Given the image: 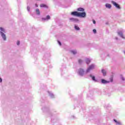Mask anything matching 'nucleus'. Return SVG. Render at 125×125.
Masks as SVG:
<instances>
[{"mask_svg":"<svg viewBox=\"0 0 125 125\" xmlns=\"http://www.w3.org/2000/svg\"><path fill=\"white\" fill-rule=\"evenodd\" d=\"M71 15L72 16L81 17V18H85V17H86V13H85V12H79L77 11H74L71 13Z\"/></svg>","mask_w":125,"mask_h":125,"instance_id":"obj_1","label":"nucleus"},{"mask_svg":"<svg viewBox=\"0 0 125 125\" xmlns=\"http://www.w3.org/2000/svg\"><path fill=\"white\" fill-rule=\"evenodd\" d=\"M6 30L2 27H0V35L1 39L4 42H6L7 38L6 37Z\"/></svg>","mask_w":125,"mask_h":125,"instance_id":"obj_2","label":"nucleus"},{"mask_svg":"<svg viewBox=\"0 0 125 125\" xmlns=\"http://www.w3.org/2000/svg\"><path fill=\"white\" fill-rule=\"evenodd\" d=\"M95 68H96V65H95L94 64H91V65H89L85 70L86 74L89 73L90 71H92V70H94Z\"/></svg>","mask_w":125,"mask_h":125,"instance_id":"obj_3","label":"nucleus"},{"mask_svg":"<svg viewBox=\"0 0 125 125\" xmlns=\"http://www.w3.org/2000/svg\"><path fill=\"white\" fill-rule=\"evenodd\" d=\"M125 30L121 29L117 32V34L121 39L123 40H125Z\"/></svg>","mask_w":125,"mask_h":125,"instance_id":"obj_4","label":"nucleus"},{"mask_svg":"<svg viewBox=\"0 0 125 125\" xmlns=\"http://www.w3.org/2000/svg\"><path fill=\"white\" fill-rule=\"evenodd\" d=\"M77 73H78V75H79V76H81V77L84 76V75H85V74H87V73H85V71H84V69H83V68H79L77 70Z\"/></svg>","mask_w":125,"mask_h":125,"instance_id":"obj_5","label":"nucleus"},{"mask_svg":"<svg viewBox=\"0 0 125 125\" xmlns=\"http://www.w3.org/2000/svg\"><path fill=\"white\" fill-rule=\"evenodd\" d=\"M111 3L113 4L114 6H115L117 9H121V6H120V4L117 3V2L114 1H111Z\"/></svg>","mask_w":125,"mask_h":125,"instance_id":"obj_6","label":"nucleus"},{"mask_svg":"<svg viewBox=\"0 0 125 125\" xmlns=\"http://www.w3.org/2000/svg\"><path fill=\"white\" fill-rule=\"evenodd\" d=\"M70 22H75V23H78V22L80 21V20L77 18H71L69 19Z\"/></svg>","mask_w":125,"mask_h":125,"instance_id":"obj_7","label":"nucleus"},{"mask_svg":"<svg viewBox=\"0 0 125 125\" xmlns=\"http://www.w3.org/2000/svg\"><path fill=\"white\" fill-rule=\"evenodd\" d=\"M48 20H50V16L48 15L45 18H42V21H48Z\"/></svg>","mask_w":125,"mask_h":125,"instance_id":"obj_8","label":"nucleus"},{"mask_svg":"<svg viewBox=\"0 0 125 125\" xmlns=\"http://www.w3.org/2000/svg\"><path fill=\"white\" fill-rule=\"evenodd\" d=\"M101 71L104 77H105V76H107V71H106V70L103 69H102Z\"/></svg>","mask_w":125,"mask_h":125,"instance_id":"obj_9","label":"nucleus"},{"mask_svg":"<svg viewBox=\"0 0 125 125\" xmlns=\"http://www.w3.org/2000/svg\"><path fill=\"white\" fill-rule=\"evenodd\" d=\"M77 11L78 12H84V8L82 7H79L77 9Z\"/></svg>","mask_w":125,"mask_h":125,"instance_id":"obj_10","label":"nucleus"},{"mask_svg":"<svg viewBox=\"0 0 125 125\" xmlns=\"http://www.w3.org/2000/svg\"><path fill=\"white\" fill-rule=\"evenodd\" d=\"M47 92L50 97H51V98H54L55 97L54 94H53L51 91H48Z\"/></svg>","mask_w":125,"mask_h":125,"instance_id":"obj_11","label":"nucleus"},{"mask_svg":"<svg viewBox=\"0 0 125 125\" xmlns=\"http://www.w3.org/2000/svg\"><path fill=\"white\" fill-rule=\"evenodd\" d=\"M105 7L106 8H107V9H111L112 8V5H111V4L107 3L105 4Z\"/></svg>","mask_w":125,"mask_h":125,"instance_id":"obj_12","label":"nucleus"},{"mask_svg":"<svg viewBox=\"0 0 125 125\" xmlns=\"http://www.w3.org/2000/svg\"><path fill=\"white\" fill-rule=\"evenodd\" d=\"M89 76L90 77V78H91L92 81H93V82H97V80H96V79H95V76L92 75V74H90Z\"/></svg>","mask_w":125,"mask_h":125,"instance_id":"obj_13","label":"nucleus"},{"mask_svg":"<svg viewBox=\"0 0 125 125\" xmlns=\"http://www.w3.org/2000/svg\"><path fill=\"white\" fill-rule=\"evenodd\" d=\"M114 121L116 124V125H122V123H121V122L118 121L115 119L114 120Z\"/></svg>","mask_w":125,"mask_h":125,"instance_id":"obj_14","label":"nucleus"},{"mask_svg":"<svg viewBox=\"0 0 125 125\" xmlns=\"http://www.w3.org/2000/svg\"><path fill=\"white\" fill-rule=\"evenodd\" d=\"M101 82L102 83H109L108 81H107L104 79H102Z\"/></svg>","mask_w":125,"mask_h":125,"instance_id":"obj_15","label":"nucleus"},{"mask_svg":"<svg viewBox=\"0 0 125 125\" xmlns=\"http://www.w3.org/2000/svg\"><path fill=\"white\" fill-rule=\"evenodd\" d=\"M71 53H72V54H77V50H71L70 51Z\"/></svg>","mask_w":125,"mask_h":125,"instance_id":"obj_16","label":"nucleus"},{"mask_svg":"<svg viewBox=\"0 0 125 125\" xmlns=\"http://www.w3.org/2000/svg\"><path fill=\"white\" fill-rule=\"evenodd\" d=\"M74 28L77 31H80V27L77 25H75Z\"/></svg>","mask_w":125,"mask_h":125,"instance_id":"obj_17","label":"nucleus"},{"mask_svg":"<svg viewBox=\"0 0 125 125\" xmlns=\"http://www.w3.org/2000/svg\"><path fill=\"white\" fill-rule=\"evenodd\" d=\"M41 7H44L45 8H47V6L44 4H41L40 5Z\"/></svg>","mask_w":125,"mask_h":125,"instance_id":"obj_18","label":"nucleus"},{"mask_svg":"<svg viewBox=\"0 0 125 125\" xmlns=\"http://www.w3.org/2000/svg\"><path fill=\"white\" fill-rule=\"evenodd\" d=\"M36 12L37 15H40V14H41V12H40V9H36Z\"/></svg>","mask_w":125,"mask_h":125,"instance_id":"obj_19","label":"nucleus"},{"mask_svg":"<svg viewBox=\"0 0 125 125\" xmlns=\"http://www.w3.org/2000/svg\"><path fill=\"white\" fill-rule=\"evenodd\" d=\"M85 62H86V64H89V63H90V59H85Z\"/></svg>","mask_w":125,"mask_h":125,"instance_id":"obj_20","label":"nucleus"},{"mask_svg":"<svg viewBox=\"0 0 125 125\" xmlns=\"http://www.w3.org/2000/svg\"><path fill=\"white\" fill-rule=\"evenodd\" d=\"M58 43H59V45H60V46H61L62 44H61V42H60V41H58Z\"/></svg>","mask_w":125,"mask_h":125,"instance_id":"obj_21","label":"nucleus"},{"mask_svg":"<svg viewBox=\"0 0 125 125\" xmlns=\"http://www.w3.org/2000/svg\"><path fill=\"white\" fill-rule=\"evenodd\" d=\"M93 32L94 34H96V29H93Z\"/></svg>","mask_w":125,"mask_h":125,"instance_id":"obj_22","label":"nucleus"},{"mask_svg":"<svg viewBox=\"0 0 125 125\" xmlns=\"http://www.w3.org/2000/svg\"><path fill=\"white\" fill-rule=\"evenodd\" d=\"M17 45H19L20 44V41H18L17 42Z\"/></svg>","mask_w":125,"mask_h":125,"instance_id":"obj_23","label":"nucleus"},{"mask_svg":"<svg viewBox=\"0 0 125 125\" xmlns=\"http://www.w3.org/2000/svg\"><path fill=\"white\" fill-rule=\"evenodd\" d=\"M79 63L81 64V63H83V60H79Z\"/></svg>","mask_w":125,"mask_h":125,"instance_id":"obj_24","label":"nucleus"},{"mask_svg":"<svg viewBox=\"0 0 125 125\" xmlns=\"http://www.w3.org/2000/svg\"><path fill=\"white\" fill-rule=\"evenodd\" d=\"M121 80L122 81H125V78L124 77H123V76H121Z\"/></svg>","mask_w":125,"mask_h":125,"instance_id":"obj_25","label":"nucleus"},{"mask_svg":"<svg viewBox=\"0 0 125 125\" xmlns=\"http://www.w3.org/2000/svg\"><path fill=\"white\" fill-rule=\"evenodd\" d=\"M92 21H93V24H96V21L94 20H93Z\"/></svg>","mask_w":125,"mask_h":125,"instance_id":"obj_26","label":"nucleus"},{"mask_svg":"<svg viewBox=\"0 0 125 125\" xmlns=\"http://www.w3.org/2000/svg\"><path fill=\"white\" fill-rule=\"evenodd\" d=\"M27 10L28 11H30V7L27 6Z\"/></svg>","mask_w":125,"mask_h":125,"instance_id":"obj_27","label":"nucleus"},{"mask_svg":"<svg viewBox=\"0 0 125 125\" xmlns=\"http://www.w3.org/2000/svg\"><path fill=\"white\" fill-rule=\"evenodd\" d=\"M115 40H116V41H118V40H119V38L116 37L115 38Z\"/></svg>","mask_w":125,"mask_h":125,"instance_id":"obj_28","label":"nucleus"},{"mask_svg":"<svg viewBox=\"0 0 125 125\" xmlns=\"http://www.w3.org/2000/svg\"><path fill=\"white\" fill-rule=\"evenodd\" d=\"M0 83H2V79L0 77Z\"/></svg>","mask_w":125,"mask_h":125,"instance_id":"obj_29","label":"nucleus"},{"mask_svg":"<svg viewBox=\"0 0 125 125\" xmlns=\"http://www.w3.org/2000/svg\"><path fill=\"white\" fill-rule=\"evenodd\" d=\"M35 6H36V7H39V5L37 4H35Z\"/></svg>","mask_w":125,"mask_h":125,"instance_id":"obj_30","label":"nucleus"},{"mask_svg":"<svg viewBox=\"0 0 125 125\" xmlns=\"http://www.w3.org/2000/svg\"><path fill=\"white\" fill-rule=\"evenodd\" d=\"M111 82H113V80L112 79H111Z\"/></svg>","mask_w":125,"mask_h":125,"instance_id":"obj_31","label":"nucleus"}]
</instances>
